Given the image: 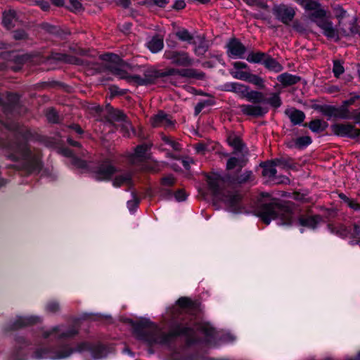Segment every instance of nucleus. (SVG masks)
<instances>
[{"mask_svg": "<svg viewBox=\"0 0 360 360\" xmlns=\"http://www.w3.org/2000/svg\"><path fill=\"white\" fill-rule=\"evenodd\" d=\"M162 182L165 186H172L174 182V179L172 176H167L162 179Z\"/></svg>", "mask_w": 360, "mask_h": 360, "instance_id": "nucleus-53", "label": "nucleus"}, {"mask_svg": "<svg viewBox=\"0 0 360 360\" xmlns=\"http://www.w3.org/2000/svg\"><path fill=\"white\" fill-rule=\"evenodd\" d=\"M176 37L181 41L191 42L193 36L188 32V30L183 29L179 30L176 33Z\"/></svg>", "mask_w": 360, "mask_h": 360, "instance_id": "nucleus-39", "label": "nucleus"}, {"mask_svg": "<svg viewBox=\"0 0 360 360\" xmlns=\"http://www.w3.org/2000/svg\"><path fill=\"white\" fill-rule=\"evenodd\" d=\"M115 167L109 161L98 165L93 172V176L98 181H108L115 174Z\"/></svg>", "mask_w": 360, "mask_h": 360, "instance_id": "nucleus-6", "label": "nucleus"}, {"mask_svg": "<svg viewBox=\"0 0 360 360\" xmlns=\"http://www.w3.org/2000/svg\"><path fill=\"white\" fill-rule=\"evenodd\" d=\"M299 79V77L287 73L282 74L278 77V80L285 86L294 84L297 83Z\"/></svg>", "mask_w": 360, "mask_h": 360, "instance_id": "nucleus-27", "label": "nucleus"}, {"mask_svg": "<svg viewBox=\"0 0 360 360\" xmlns=\"http://www.w3.org/2000/svg\"><path fill=\"white\" fill-rule=\"evenodd\" d=\"M131 179V175L128 173L117 174L112 179V186L115 188H119L124 185L129 184Z\"/></svg>", "mask_w": 360, "mask_h": 360, "instance_id": "nucleus-21", "label": "nucleus"}, {"mask_svg": "<svg viewBox=\"0 0 360 360\" xmlns=\"http://www.w3.org/2000/svg\"><path fill=\"white\" fill-rule=\"evenodd\" d=\"M248 101L252 102L253 103H259L264 99V96L262 93L255 91H249L248 89L246 94L244 97Z\"/></svg>", "mask_w": 360, "mask_h": 360, "instance_id": "nucleus-28", "label": "nucleus"}, {"mask_svg": "<svg viewBox=\"0 0 360 360\" xmlns=\"http://www.w3.org/2000/svg\"><path fill=\"white\" fill-rule=\"evenodd\" d=\"M330 18L329 11L316 3V25L322 30L323 34L327 37L338 38V32L333 27Z\"/></svg>", "mask_w": 360, "mask_h": 360, "instance_id": "nucleus-4", "label": "nucleus"}, {"mask_svg": "<svg viewBox=\"0 0 360 360\" xmlns=\"http://www.w3.org/2000/svg\"><path fill=\"white\" fill-rule=\"evenodd\" d=\"M327 127L328 124L326 122L316 119V132L324 130Z\"/></svg>", "mask_w": 360, "mask_h": 360, "instance_id": "nucleus-54", "label": "nucleus"}, {"mask_svg": "<svg viewBox=\"0 0 360 360\" xmlns=\"http://www.w3.org/2000/svg\"><path fill=\"white\" fill-rule=\"evenodd\" d=\"M168 0H154V4L159 7H165Z\"/></svg>", "mask_w": 360, "mask_h": 360, "instance_id": "nucleus-61", "label": "nucleus"}, {"mask_svg": "<svg viewBox=\"0 0 360 360\" xmlns=\"http://www.w3.org/2000/svg\"><path fill=\"white\" fill-rule=\"evenodd\" d=\"M224 89L228 91H233L240 97L244 98L248 87L244 84L237 82H230L224 85Z\"/></svg>", "mask_w": 360, "mask_h": 360, "instance_id": "nucleus-17", "label": "nucleus"}, {"mask_svg": "<svg viewBox=\"0 0 360 360\" xmlns=\"http://www.w3.org/2000/svg\"><path fill=\"white\" fill-rule=\"evenodd\" d=\"M259 216L266 224L271 220H276L279 226H297L301 232L306 229H313L315 226V219L312 213L297 215L288 206L277 203L264 205L260 211Z\"/></svg>", "mask_w": 360, "mask_h": 360, "instance_id": "nucleus-1", "label": "nucleus"}, {"mask_svg": "<svg viewBox=\"0 0 360 360\" xmlns=\"http://www.w3.org/2000/svg\"><path fill=\"white\" fill-rule=\"evenodd\" d=\"M243 114L248 116L261 117L267 112V108L260 103L243 104L238 106Z\"/></svg>", "mask_w": 360, "mask_h": 360, "instance_id": "nucleus-10", "label": "nucleus"}, {"mask_svg": "<svg viewBox=\"0 0 360 360\" xmlns=\"http://www.w3.org/2000/svg\"><path fill=\"white\" fill-rule=\"evenodd\" d=\"M151 124L154 127H169L173 124L172 120L169 117L163 112L160 111L151 118Z\"/></svg>", "mask_w": 360, "mask_h": 360, "instance_id": "nucleus-15", "label": "nucleus"}, {"mask_svg": "<svg viewBox=\"0 0 360 360\" xmlns=\"http://www.w3.org/2000/svg\"><path fill=\"white\" fill-rule=\"evenodd\" d=\"M334 116L339 117L340 119H350L352 118V116L350 115V112L348 110V108L345 106L343 104H342L341 106H340L338 108H335L333 112Z\"/></svg>", "mask_w": 360, "mask_h": 360, "instance_id": "nucleus-31", "label": "nucleus"}, {"mask_svg": "<svg viewBox=\"0 0 360 360\" xmlns=\"http://www.w3.org/2000/svg\"><path fill=\"white\" fill-rule=\"evenodd\" d=\"M164 44L162 38L153 37L148 43L147 47L152 53H158L163 48Z\"/></svg>", "mask_w": 360, "mask_h": 360, "instance_id": "nucleus-23", "label": "nucleus"}, {"mask_svg": "<svg viewBox=\"0 0 360 360\" xmlns=\"http://www.w3.org/2000/svg\"><path fill=\"white\" fill-rule=\"evenodd\" d=\"M355 237L360 236V226L357 224L354 225V231L352 233Z\"/></svg>", "mask_w": 360, "mask_h": 360, "instance_id": "nucleus-62", "label": "nucleus"}, {"mask_svg": "<svg viewBox=\"0 0 360 360\" xmlns=\"http://www.w3.org/2000/svg\"><path fill=\"white\" fill-rule=\"evenodd\" d=\"M346 205L354 211H360V203L355 199L351 198Z\"/></svg>", "mask_w": 360, "mask_h": 360, "instance_id": "nucleus-51", "label": "nucleus"}, {"mask_svg": "<svg viewBox=\"0 0 360 360\" xmlns=\"http://www.w3.org/2000/svg\"><path fill=\"white\" fill-rule=\"evenodd\" d=\"M311 143V139L309 136H301L297 138L295 141L294 146L298 148H303L308 145H309Z\"/></svg>", "mask_w": 360, "mask_h": 360, "instance_id": "nucleus-41", "label": "nucleus"}, {"mask_svg": "<svg viewBox=\"0 0 360 360\" xmlns=\"http://www.w3.org/2000/svg\"><path fill=\"white\" fill-rule=\"evenodd\" d=\"M68 8L75 13H79L83 10L82 4L79 0H69Z\"/></svg>", "mask_w": 360, "mask_h": 360, "instance_id": "nucleus-40", "label": "nucleus"}, {"mask_svg": "<svg viewBox=\"0 0 360 360\" xmlns=\"http://www.w3.org/2000/svg\"><path fill=\"white\" fill-rule=\"evenodd\" d=\"M293 198L298 201H305L307 200L305 195L300 193H293Z\"/></svg>", "mask_w": 360, "mask_h": 360, "instance_id": "nucleus-59", "label": "nucleus"}, {"mask_svg": "<svg viewBox=\"0 0 360 360\" xmlns=\"http://www.w3.org/2000/svg\"><path fill=\"white\" fill-rule=\"evenodd\" d=\"M180 162L183 165V166L185 167V169H189L190 165L191 163H193V160L190 158H186L181 160Z\"/></svg>", "mask_w": 360, "mask_h": 360, "instance_id": "nucleus-56", "label": "nucleus"}, {"mask_svg": "<svg viewBox=\"0 0 360 360\" xmlns=\"http://www.w3.org/2000/svg\"><path fill=\"white\" fill-rule=\"evenodd\" d=\"M103 59L110 63L108 68L118 78L125 79L129 81L135 80L139 82V77L130 75L131 72H132V67L123 62L117 55L112 53L106 54L104 56Z\"/></svg>", "mask_w": 360, "mask_h": 360, "instance_id": "nucleus-3", "label": "nucleus"}, {"mask_svg": "<svg viewBox=\"0 0 360 360\" xmlns=\"http://www.w3.org/2000/svg\"><path fill=\"white\" fill-rule=\"evenodd\" d=\"M333 71L335 76L336 77H339L344 72V68L340 62L335 61L333 64Z\"/></svg>", "mask_w": 360, "mask_h": 360, "instance_id": "nucleus-44", "label": "nucleus"}, {"mask_svg": "<svg viewBox=\"0 0 360 360\" xmlns=\"http://www.w3.org/2000/svg\"><path fill=\"white\" fill-rule=\"evenodd\" d=\"M63 154L64 155L67 156V157H69L70 158V162L78 167H85L86 164L84 161L79 160V158H77V157H75L72 151H70V150H63Z\"/></svg>", "mask_w": 360, "mask_h": 360, "instance_id": "nucleus-35", "label": "nucleus"}, {"mask_svg": "<svg viewBox=\"0 0 360 360\" xmlns=\"http://www.w3.org/2000/svg\"><path fill=\"white\" fill-rule=\"evenodd\" d=\"M46 117L48 120L51 122H58V114L54 109H49L46 112Z\"/></svg>", "mask_w": 360, "mask_h": 360, "instance_id": "nucleus-48", "label": "nucleus"}, {"mask_svg": "<svg viewBox=\"0 0 360 360\" xmlns=\"http://www.w3.org/2000/svg\"><path fill=\"white\" fill-rule=\"evenodd\" d=\"M40 321V317L37 316H26L23 319L22 324H29V323H34Z\"/></svg>", "mask_w": 360, "mask_h": 360, "instance_id": "nucleus-50", "label": "nucleus"}, {"mask_svg": "<svg viewBox=\"0 0 360 360\" xmlns=\"http://www.w3.org/2000/svg\"><path fill=\"white\" fill-rule=\"evenodd\" d=\"M332 131L337 136L354 139L360 136V129L351 124H335L331 126Z\"/></svg>", "mask_w": 360, "mask_h": 360, "instance_id": "nucleus-7", "label": "nucleus"}, {"mask_svg": "<svg viewBox=\"0 0 360 360\" xmlns=\"http://www.w3.org/2000/svg\"><path fill=\"white\" fill-rule=\"evenodd\" d=\"M263 64L269 70L278 72L283 69L281 65H280L276 60L266 56Z\"/></svg>", "mask_w": 360, "mask_h": 360, "instance_id": "nucleus-26", "label": "nucleus"}, {"mask_svg": "<svg viewBox=\"0 0 360 360\" xmlns=\"http://www.w3.org/2000/svg\"><path fill=\"white\" fill-rule=\"evenodd\" d=\"M162 140L164 142L165 145L169 146L170 148H172L174 150H180V145L179 143L176 142L174 140L172 139L170 137L167 136H162Z\"/></svg>", "mask_w": 360, "mask_h": 360, "instance_id": "nucleus-42", "label": "nucleus"}, {"mask_svg": "<svg viewBox=\"0 0 360 360\" xmlns=\"http://www.w3.org/2000/svg\"><path fill=\"white\" fill-rule=\"evenodd\" d=\"M304 10L305 15L314 20L315 15V0H295Z\"/></svg>", "mask_w": 360, "mask_h": 360, "instance_id": "nucleus-18", "label": "nucleus"}, {"mask_svg": "<svg viewBox=\"0 0 360 360\" xmlns=\"http://www.w3.org/2000/svg\"><path fill=\"white\" fill-rule=\"evenodd\" d=\"M174 196L177 201H183L186 198V194L183 190L178 191Z\"/></svg>", "mask_w": 360, "mask_h": 360, "instance_id": "nucleus-52", "label": "nucleus"}, {"mask_svg": "<svg viewBox=\"0 0 360 360\" xmlns=\"http://www.w3.org/2000/svg\"><path fill=\"white\" fill-rule=\"evenodd\" d=\"M110 118L115 121H122L124 119V114L118 110H112L110 112Z\"/></svg>", "mask_w": 360, "mask_h": 360, "instance_id": "nucleus-45", "label": "nucleus"}, {"mask_svg": "<svg viewBox=\"0 0 360 360\" xmlns=\"http://www.w3.org/2000/svg\"><path fill=\"white\" fill-rule=\"evenodd\" d=\"M228 142L234 148L236 153L241 152L242 156H244L245 152L243 151V144L240 138L236 135H231L228 137Z\"/></svg>", "mask_w": 360, "mask_h": 360, "instance_id": "nucleus-25", "label": "nucleus"}, {"mask_svg": "<svg viewBox=\"0 0 360 360\" xmlns=\"http://www.w3.org/2000/svg\"><path fill=\"white\" fill-rule=\"evenodd\" d=\"M269 103L274 108H278L281 105V98L278 94H274L269 99Z\"/></svg>", "mask_w": 360, "mask_h": 360, "instance_id": "nucleus-49", "label": "nucleus"}, {"mask_svg": "<svg viewBox=\"0 0 360 360\" xmlns=\"http://www.w3.org/2000/svg\"><path fill=\"white\" fill-rule=\"evenodd\" d=\"M266 56L261 52H257V53H251L248 54V57L246 58L247 60L250 63H264V60H265Z\"/></svg>", "mask_w": 360, "mask_h": 360, "instance_id": "nucleus-34", "label": "nucleus"}, {"mask_svg": "<svg viewBox=\"0 0 360 360\" xmlns=\"http://www.w3.org/2000/svg\"><path fill=\"white\" fill-rule=\"evenodd\" d=\"M285 114L288 115L293 124H300L304 118V115L302 111L294 108L286 110Z\"/></svg>", "mask_w": 360, "mask_h": 360, "instance_id": "nucleus-20", "label": "nucleus"}, {"mask_svg": "<svg viewBox=\"0 0 360 360\" xmlns=\"http://www.w3.org/2000/svg\"><path fill=\"white\" fill-rule=\"evenodd\" d=\"M186 4L184 0H176L174 4V8L176 9H182L185 7Z\"/></svg>", "mask_w": 360, "mask_h": 360, "instance_id": "nucleus-57", "label": "nucleus"}, {"mask_svg": "<svg viewBox=\"0 0 360 360\" xmlns=\"http://www.w3.org/2000/svg\"><path fill=\"white\" fill-rule=\"evenodd\" d=\"M232 75L233 76L234 78L248 82L250 74L247 72L236 71L235 72H233Z\"/></svg>", "mask_w": 360, "mask_h": 360, "instance_id": "nucleus-47", "label": "nucleus"}, {"mask_svg": "<svg viewBox=\"0 0 360 360\" xmlns=\"http://www.w3.org/2000/svg\"><path fill=\"white\" fill-rule=\"evenodd\" d=\"M132 326L138 338L148 345L167 344L178 335H190V328H188L177 329L168 334H165L160 328L146 319H141L133 322Z\"/></svg>", "mask_w": 360, "mask_h": 360, "instance_id": "nucleus-2", "label": "nucleus"}, {"mask_svg": "<svg viewBox=\"0 0 360 360\" xmlns=\"http://www.w3.org/2000/svg\"><path fill=\"white\" fill-rule=\"evenodd\" d=\"M274 13L284 23H288L290 22L295 14V11L292 7L284 4L275 6Z\"/></svg>", "mask_w": 360, "mask_h": 360, "instance_id": "nucleus-11", "label": "nucleus"}, {"mask_svg": "<svg viewBox=\"0 0 360 360\" xmlns=\"http://www.w3.org/2000/svg\"><path fill=\"white\" fill-rule=\"evenodd\" d=\"M233 65L237 70L245 69L248 66L246 63L243 62H235L233 63Z\"/></svg>", "mask_w": 360, "mask_h": 360, "instance_id": "nucleus-60", "label": "nucleus"}, {"mask_svg": "<svg viewBox=\"0 0 360 360\" xmlns=\"http://www.w3.org/2000/svg\"><path fill=\"white\" fill-rule=\"evenodd\" d=\"M177 304L182 309H194L197 307V304L193 303L191 300L186 297L179 299Z\"/></svg>", "mask_w": 360, "mask_h": 360, "instance_id": "nucleus-36", "label": "nucleus"}, {"mask_svg": "<svg viewBox=\"0 0 360 360\" xmlns=\"http://www.w3.org/2000/svg\"><path fill=\"white\" fill-rule=\"evenodd\" d=\"M227 53L233 58H242L245 52V47L237 39H231L227 44Z\"/></svg>", "mask_w": 360, "mask_h": 360, "instance_id": "nucleus-12", "label": "nucleus"}, {"mask_svg": "<svg viewBox=\"0 0 360 360\" xmlns=\"http://www.w3.org/2000/svg\"><path fill=\"white\" fill-rule=\"evenodd\" d=\"M336 13L339 19H342L347 16V11L340 6L336 8Z\"/></svg>", "mask_w": 360, "mask_h": 360, "instance_id": "nucleus-55", "label": "nucleus"}, {"mask_svg": "<svg viewBox=\"0 0 360 360\" xmlns=\"http://www.w3.org/2000/svg\"><path fill=\"white\" fill-rule=\"evenodd\" d=\"M72 352V351L68 352L66 353H60L56 356H53V355L49 354L46 349H41V350L36 352L35 356L37 359L47 358V357L60 359V358H65V357L68 356Z\"/></svg>", "mask_w": 360, "mask_h": 360, "instance_id": "nucleus-30", "label": "nucleus"}, {"mask_svg": "<svg viewBox=\"0 0 360 360\" xmlns=\"http://www.w3.org/2000/svg\"><path fill=\"white\" fill-rule=\"evenodd\" d=\"M339 198L342 200V202L345 203V204H347V202L349 201V200L351 198H349V197H347L345 194L344 193H340L338 195Z\"/></svg>", "mask_w": 360, "mask_h": 360, "instance_id": "nucleus-63", "label": "nucleus"}, {"mask_svg": "<svg viewBox=\"0 0 360 360\" xmlns=\"http://www.w3.org/2000/svg\"><path fill=\"white\" fill-rule=\"evenodd\" d=\"M88 350L91 351L94 358H101L105 356V354L102 353L103 350H104L102 346L98 345L93 347L84 342L79 343L75 349V352H83Z\"/></svg>", "mask_w": 360, "mask_h": 360, "instance_id": "nucleus-16", "label": "nucleus"}, {"mask_svg": "<svg viewBox=\"0 0 360 360\" xmlns=\"http://www.w3.org/2000/svg\"><path fill=\"white\" fill-rule=\"evenodd\" d=\"M165 56L177 65L188 66L193 63V60L185 52L166 51Z\"/></svg>", "mask_w": 360, "mask_h": 360, "instance_id": "nucleus-9", "label": "nucleus"}, {"mask_svg": "<svg viewBox=\"0 0 360 360\" xmlns=\"http://www.w3.org/2000/svg\"><path fill=\"white\" fill-rule=\"evenodd\" d=\"M290 167V163L284 159H278L273 162L265 163L263 165L262 174L272 180H276L277 169H286Z\"/></svg>", "mask_w": 360, "mask_h": 360, "instance_id": "nucleus-5", "label": "nucleus"}, {"mask_svg": "<svg viewBox=\"0 0 360 360\" xmlns=\"http://www.w3.org/2000/svg\"><path fill=\"white\" fill-rule=\"evenodd\" d=\"M328 228L331 233L342 238L346 237L349 233L347 229L341 224H330Z\"/></svg>", "mask_w": 360, "mask_h": 360, "instance_id": "nucleus-22", "label": "nucleus"}, {"mask_svg": "<svg viewBox=\"0 0 360 360\" xmlns=\"http://www.w3.org/2000/svg\"><path fill=\"white\" fill-rule=\"evenodd\" d=\"M352 118L355 120L356 123H360V112L355 113L353 116H352Z\"/></svg>", "mask_w": 360, "mask_h": 360, "instance_id": "nucleus-64", "label": "nucleus"}, {"mask_svg": "<svg viewBox=\"0 0 360 360\" xmlns=\"http://www.w3.org/2000/svg\"><path fill=\"white\" fill-rule=\"evenodd\" d=\"M221 181L220 176L217 174H212L207 177V184L214 193L217 191Z\"/></svg>", "mask_w": 360, "mask_h": 360, "instance_id": "nucleus-29", "label": "nucleus"}, {"mask_svg": "<svg viewBox=\"0 0 360 360\" xmlns=\"http://www.w3.org/2000/svg\"><path fill=\"white\" fill-rule=\"evenodd\" d=\"M122 123L120 124L121 130L123 131L124 136H129V131L131 130V123L125 119L124 120H122Z\"/></svg>", "mask_w": 360, "mask_h": 360, "instance_id": "nucleus-46", "label": "nucleus"}, {"mask_svg": "<svg viewBox=\"0 0 360 360\" xmlns=\"http://www.w3.org/2000/svg\"><path fill=\"white\" fill-rule=\"evenodd\" d=\"M17 20L16 12L13 10H9L4 13L3 23L7 28H11L15 25Z\"/></svg>", "mask_w": 360, "mask_h": 360, "instance_id": "nucleus-24", "label": "nucleus"}, {"mask_svg": "<svg viewBox=\"0 0 360 360\" xmlns=\"http://www.w3.org/2000/svg\"><path fill=\"white\" fill-rule=\"evenodd\" d=\"M75 329H67L63 326L54 327L44 332V337H53L55 339L68 338L76 333Z\"/></svg>", "mask_w": 360, "mask_h": 360, "instance_id": "nucleus-13", "label": "nucleus"}, {"mask_svg": "<svg viewBox=\"0 0 360 360\" xmlns=\"http://www.w3.org/2000/svg\"><path fill=\"white\" fill-rule=\"evenodd\" d=\"M248 82H250L260 88L264 87V81L262 78L255 75H251L249 77V79L248 80Z\"/></svg>", "mask_w": 360, "mask_h": 360, "instance_id": "nucleus-43", "label": "nucleus"}, {"mask_svg": "<svg viewBox=\"0 0 360 360\" xmlns=\"http://www.w3.org/2000/svg\"><path fill=\"white\" fill-rule=\"evenodd\" d=\"M149 148L146 145L139 146L136 148L131 157V162L136 163L148 158V151Z\"/></svg>", "mask_w": 360, "mask_h": 360, "instance_id": "nucleus-19", "label": "nucleus"}, {"mask_svg": "<svg viewBox=\"0 0 360 360\" xmlns=\"http://www.w3.org/2000/svg\"><path fill=\"white\" fill-rule=\"evenodd\" d=\"M45 310L48 313H56L60 310V304L57 300H49L45 304Z\"/></svg>", "mask_w": 360, "mask_h": 360, "instance_id": "nucleus-37", "label": "nucleus"}, {"mask_svg": "<svg viewBox=\"0 0 360 360\" xmlns=\"http://www.w3.org/2000/svg\"><path fill=\"white\" fill-rule=\"evenodd\" d=\"M13 160L22 158L25 161V167L30 172L38 171L41 167L39 158L34 156L25 148L21 149L19 156H13Z\"/></svg>", "mask_w": 360, "mask_h": 360, "instance_id": "nucleus-8", "label": "nucleus"}, {"mask_svg": "<svg viewBox=\"0 0 360 360\" xmlns=\"http://www.w3.org/2000/svg\"><path fill=\"white\" fill-rule=\"evenodd\" d=\"M244 160L240 157H233L231 158L227 162V169H232L234 168H240L243 166Z\"/></svg>", "mask_w": 360, "mask_h": 360, "instance_id": "nucleus-33", "label": "nucleus"}, {"mask_svg": "<svg viewBox=\"0 0 360 360\" xmlns=\"http://www.w3.org/2000/svg\"><path fill=\"white\" fill-rule=\"evenodd\" d=\"M196 330L204 333L208 338L214 336V329L208 323H203L196 327Z\"/></svg>", "mask_w": 360, "mask_h": 360, "instance_id": "nucleus-32", "label": "nucleus"}, {"mask_svg": "<svg viewBox=\"0 0 360 360\" xmlns=\"http://www.w3.org/2000/svg\"><path fill=\"white\" fill-rule=\"evenodd\" d=\"M358 98L359 96H354L348 100L344 101L342 104L347 108L349 105H352Z\"/></svg>", "mask_w": 360, "mask_h": 360, "instance_id": "nucleus-58", "label": "nucleus"}, {"mask_svg": "<svg viewBox=\"0 0 360 360\" xmlns=\"http://www.w3.org/2000/svg\"><path fill=\"white\" fill-rule=\"evenodd\" d=\"M132 198L127 201V207L130 212H134L139 205V199L134 193H131Z\"/></svg>", "mask_w": 360, "mask_h": 360, "instance_id": "nucleus-38", "label": "nucleus"}, {"mask_svg": "<svg viewBox=\"0 0 360 360\" xmlns=\"http://www.w3.org/2000/svg\"><path fill=\"white\" fill-rule=\"evenodd\" d=\"M240 196L238 193L229 194L223 197L221 200L224 202L228 210L233 213L240 210L239 201Z\"/></svg>", "mask_w": 360, "mask_h": 360, "instance_id": "nucleus-14", "label": "nucleus"}]
</instances>
